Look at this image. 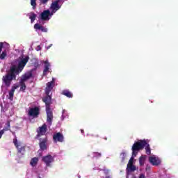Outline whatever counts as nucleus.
I'll return each instance as SVG.
<instances>
[{
    "mask_svg": "<svg viewBox=\"0 0 178 178\" xmlns=\"http://www.w3.org/2000/svg\"><path fill=\"white\" fill-rule=\"evenodd\" d=\"M29 60L30 57L27 56L24 58L21 59L18 62L17 65H13L10 66L9 70H8L6 74L2 77V83L6 88H9L12 84V81L16 80V76L23 72V69H24V67L27 65V62H29Z\"/></svg>",
    "mask_w": 178,
    "mask_h": 178,
    "instance_id": "obj_1",
    "label": "nucleus"
},
{
    "mask_svg": "<svg viewBox=\"0 0 178 178\" xmlns=\"http://www.w3.org/2000/svg\"><path fill=\"white\" fill-rule=\"evenodd\" d=\"M54 87H55V79H52L51 81L46 84L44 89L46 97L42 98V101L46 105L47 122L49 124H52V120H54V113L51 109V104H52V93L51 92L54 90Z\"/></svg>",
    "mask_w": 178,
    "mask_h": 178,
    "instance_id": "obj_2",
    "label": "nucleus"
},
{
    "mask_svg": "<svg viewBox=\"0 0 178 178\" xmlns=\"http://www.w3.org/2000/svg\"><path fill=\"white\" fill-rule=\"evenodd\" d=\"M145 145H147L146 140H139L138 141L135 142L131 148L132 156H137L139 151H140V149H144Z\"/></svg>",
    "mask_w": 178,
    "mask_h": 178,
    "instance_id": "obj_3",
    "label": "nucleus"
},
{
    "mask_svg": "<svg viewBox=\"0 0 178 178\" xmlns=\"http://www.w3.org/2000/svg\"><path fill=\"white\" fill-rule=\"evenodd\" d=\"M13 143L17 149L18 154L20 155H24L26 154V146H22V143H17V139H14Z\"/></svg>",
    "mask_w": 178,
    "mask_h": 178,
    "instance_id": "obj_4",
    "label": "nucleus"
},
{
    "mask_svg": "<svg viewBox=\"0 0 178 178\" xmlns=\"http://www.w3.org/2000/svg\"><path fill=\"white\" fill-rule=\"evenodd\" d=\"M3 47H8L9 44H8L6 42H0V59H1V60H3L5 59V58H6V56H8V53H7L6 50H4L2 51Z\"/></svg>",
    "mask_w": 178,
    "mask_h": 178,
    "instance_id": "obj_5",
    "label": "nucleus"
},
{
    "mask_svg": "<svg viewBox=\"0 0 178 178\" xmlns=\"http://www.w3.org/2000/svg\"><path fill=\"white\" fill-rule=\"evenodd\" d=\"M40 115V108L35 106L34 108H31L29 109L28 115L31 118H38Z\"/></svg>",
    "mask_w": 178,
    "mask_h": 178,
    "instance_id": "obj_6",
    "label": "nucleus"
},
{
    "mask_svg": "<svg viewBox=\"0 0 178 178\" xmlns=\"http://www.w3.org/2000/svg\"><path fill=\"white\" fill-rule=\"evenodd\" d=\"M65 140V138L63 136V134H62L60 132H58L54 134L53 136V140L54 143H63Z\"/></svg>",
    "mask_w": 178,
    "mask_h": 178,
    "instance_id": "obj_7",
    "label": "nucleus"
},
{
    "mask_svg": "<svg viewBox=\"0 0 178 178\" xmlns=\"http://www.w3.org/2000/svg\"><path fill=\"white\" fill-rule=\"evenodd\" d=\"M38 134L35 138H39L41 136H44L47 133V124H44L42 127H40L37 131Z\"/></svg>",
    "mask_w": 178,
    "mask_h": 178,
    "instance_id": "obj_8",
    "label": "nucleus"
},
{
    "mask_svg": "<svg viewBox=\"0 0 178 178\" xmlns=\"http://www.w3.org/2000/svg\"><path fill=\"white\" fill-rule=\"evenodd\" d=\"M40 20L43 22L48 21L51 19L49 17V10H44L40 15Z\"/></svg>",
    "mask_w": 178,
    "mask_h": 178,
    "instance_id": "obj_9",
    "label": "nucleus"
},
{
    "mask_svg": "<svg viewBox=\"0 0 178 178\" xmlns=\"http://www.w3.org/2000/svg\"><path fill=\"white\" fill-rule=\"evenodd\" d=\"M31 77H33V71H29L22 76L20 81L24 83L25 81H27V80H30Z\"/></svg>",
    "mask_w": 178,
    "mask_h": 178,
    "instance_id": "obj_10",
    "label": "nucleus"
},
{
    "mask_svg": "<svg viewBox=\"0 0 178 178\" xmlns=\"http://www.w3.org/2000/svg\"><path fill=\"white\" fill-rule=\"evenodd\" d=\"M42 161L43 162H44L46 166L48 167V166H51V163L54 162V158L52 157V156L49 154L44 156L42 158Z\"/></svg>",
    "mask_w": 178,
    "mask_h": 178,
    "instance_id": "obj_11",
    "label": "nucleus"
},
{
    "mask_svg": "<svg viewBox=\"0 0 178 178\" xmlns=\"http://www.w3.org/2000/svg\"><path fill=\"white\" fill-rule=\"evenodd\" d=\"M149 162L152 163L153 166H159V165H161V160L155 156L149 157Z\"/></svg>",
    "mask_w": 178,
    "mask_h": 178,
    "instance_id": "obj_12",
    "label": "nucleus"
},
{
    "mask_svg": "<svg viewBox=\"0 0 178 178\" xmlns=\"http://www.w3.org/2000/svg\"><path fill=\"white\" fill-rule=\"evenodd\" d=\"M59 2H60V0H56L54 2L51 3L50 9L51 10H55L57 12V10H59L61 6L59 5Z\"/></svg>",
    "mask_w": 178,
    "mask_h": 178,
    "instance_id": "obj_13",
    "label": "nucleus"
},
{
    "mask_svg": "<svg viewBox=\"0 0 178 178\" xmlns=\"http://www.w3.org/2000/svg\"><path fill=\"white\" fill-rule=\"evenodd\" d=\"M47 143H48V139H47V138L40 139L39 147L42 151H45V149H47Z\"/></svg>",
    "mask_w": 178,
    "mask_h": 178,
    "instance_id": "obj_14",
    "label": "nucleus"
},
{
    "mask_svg": "<svg viewBox=\"0 0 178 178\" xmlns=\"http://www.w3.org/2000/svg\"><path fill=\"white\" fill-rule=\"evenodd\" d=\"M44 70H43V76H47L49 72V67H51V63L48 60L44 61Z\"/></svg>",
    "mask_w": 178,
    "mask_h": 178,
    "instance_id": "obj_15",
    "label": "nucleus"
},
{
    "mask_svg": "<svg viewBox=\"0 0 178 178\" xmlns=\"http://www.w3.org/2000/svg\"><path fill=\"white\" fill-rule=\"evenodd\" d=\"M17 87H19V86H12L11 90L9 91L8 99H10V101H13V95H15V91H16Z\"/></svg>",
    "mask_w": 178,
    "mask_h": 178,
    "instance_id": "obj_16",
    "label": "nucleus"
},
{
    "mask_svg": "<svg viewBox=\"0 0 178 178\" xmlns=\"http://www.w3.org/2000/svg\"><path fill=\"white\" fill-rule=\"evenodd\" d=\"M35 30H41L42 33H47L48 31V29L47 28H44L42 25L40 24H35L34 25Z\"/></svg>",
    "mask_w": 178,
    "mask_h": 178,
    "instance_id": "obj_17",
    "label": "nucleus"
},
{
    "mask_svg": "<svg viewBox=\"0 0 178 178\" xmlns=\"http://www.w3.org/2000/svg\"><path fill=\"white\" fill-rule=\"evenodd\" d=\"M63 95H65L67 98H73V93L68 90H64L62 92Z\"/></svg>",
    "mask_w": 178,
    "mask_h": 178,
    "instance_id": "obj_18",
    "label": "nucleus"
},
{
    "mask_svg": "<svg viewBox=\"0 0 178 178\" xmlns=\"http://www.w3.org/2000/svg\"><path fill=\"white\" fill-rule=\"evenodd\" d=\"M6 125V126L4 127V128L2 130L0 131H3V134H4L5 131H8V130H10V122L7 121Z\"/></svg>",
    "mask_w": 178,
    "mask_h": 178,
    "instance_id": "obj_19",
    "label": "nucleus"
},
{
    "mask_svg": "<svg viewBox=\"0 0 178 178\" xmlns=\"http://www.w3.org/2000/svg\"><path fill=\"white\" fill-rule=\"evenodd\" d=\"M147 158V156L145 155H142L140 158H139V164L140 166H144V163H145V159Z\"/></svg>",
    "mask_w": 178,
    "mask_h": 178,
    "instance_id": "obj_20",
    "label": "nucleus"
},
{
    "mask_svg": "<svg viewBox=\"0 0 178 178\" xmlns=\"http://www.w3.org/2000/svg\"><path fill=\"white\" fill-rule=\"evenodd\" d=\"M37 163H38V157H34L31 159L30 165L31 166H37Z\"/></svg>",
    "mask_w": 178,
    "mask_h": 178,
    "instance_id": "obj_21",
    "label": "nucleus"
},
{
    "mask_svg": "<svg viewBox=\"0 0 178 178\" xmlns=\"http://www.w3.org/2000/svg\"><path fill=\"white\" fill-rule=\"evenodd\" d=\"M37 18V14L34 13L33 12H31L29 15V19H31V23H34V21Z\"/></svg>",
    "mask_w": 178,
    "mask_h": 178,
    "instance_id": "obj_22",
    "label": "nucleus"
},
{
    "mask_svg": "<svg viewBox=\"0 0 178 178\" xmlns=\"http://www.w3.org/2000/svg\"><path fill=\"white\" fill-rule=\"evenodd\" d=\"M19 86H20V91H22L24 92L26 91V88H27V86H26V83L22 82L19 81Z\"/></svg>",
    "mask_w": 178,
    "mask_h": 178,
    "instance_id": "obj_23",
    "label": "nucleus"
},
{
    "mask_svg": "<svg viewBox=\"0 0 178 178\" xmlns=\"http://www.w3.org/2000/svg\"><path fill=\"white\" fill-rule=\"evenodd\" d=\"M127 172H135V170H137V168L134 165H127Z\"/></svg>",
    "mask_w": 178,
    "mask_h": 178,
    "instance_id": "obj_24",
    "label": "nucleus"
},
{
    "mask_svg": "<svg viewBox=\"0 0 178 178\" xmlns=\"http://www.w3.org/2000/svg\"><path fill=\"white\" fill-rule=\"evenodd\" d=\"M145 151L147 155H150L151 154V147H149V144H148V142H147V144L145 145Z\"/></svg>",
    "mask_w": 178,
    "mask_h": 178,
    "instance_id": "obj_25",
    "label": "nucleus"
},
{
    "mask_svg": "<svg viewBox=\"0 0 178 178\" xmlns=\"http://www.w3.org/2000/svg\"><path fill=\"white\" fill-rule=\"evenodd\" d=\"M31 5L33 9H35L37 8V0H31Z\"/></svg>",
    "mask_w": 178,
    "mask_h": 178,
    "instance_id": "obj_26",
    "label": "nucleus"
},
{
    "mask_svg": "<svg viewBox=\"0 0 178 178\" xmlns=\"http://www.w3.org/2000/svg\"><path fill=\"white\" fill-rule=\"evenodd\" d=\"M92 154L95 158H101L102 155L101 153L97 152H93Z\"/></svg>",
    "mask_w": 178,
    "mask_h": 178,
    "instance_id": "obj_27",
    "label": "nucleus"
},
{
    "mask_svg": "<svg viewBox=\"0 0 178 178\" xmlns=\"http://www.w3.org/2000/svg\"><path fill=\"white\" fill-rule=\"evenodd\" d=\"M133 162H134V157H131V159L129 161V163L127 164V166H130L133 165Z\"/></svg>",
    "mask_w": 178,
    "mask_h": 178,
    "instance_id": "obj_28",
    "label": "nucleus"
},
{
    "mask_svg": "<svg viewBox=\"0 0 178 178\" xmlns=\"http://www.w3.org/2000/svg\"><path fill=\"white\" fill-rule=\"evenodd\" d=\"M39 1H40V3H41L42 5H46V3H48V1H49V0H39Z\"/></svg>",
    "mask_w": 178,
    "mask_h": 178,
    "instance_id": "obj_29",
    "label": "nucleus"
},
{
    "mask_svg": "<svg viewBox=\"0 0 178 178\" xmlns=\"http://www.w3.org/2000/svg\"><path fill=\"white\" fill-rule=\"evenodd\" d=\"M54 13H56V11L51 10V12L49 11V17H52V16H54Z\"/></svg>",
    "mask_w": 178,
    "mask_h": 178,
    "instance_id": "obj_30",
    "label": "nucleus"
},
{
    "mask_svg": "<svg viewBox=\"0 0 178 178\" xmlns=\"http://www.w3.org/2000/svg\"><path fill=\"white\" fill-rule=\"evenodd\" d=\"M103 172L105 175H108L110 171L108 169H104Z\"/></svg>",
    "mask_w": 178,
    "mask_h": 178,
    "instance_id": "obj_31",
    "label": "nucleus"
},
{
    "mask_svg": "<svg viewBox=\"0 0 178 178\" xmlns=\"http://www.w3.org/2000/svg\"><path fill=\"white\" fill-rule=\"evenodd\" d=\"M121 156H122V159L124 160V158L126 157V153L124 152L121 153Z\"/></svg>",
    "mask_w": 178,
    "mask_h": 178,
    "instance_id": "obj_32",
    "label": "nucleus"
},
{
    "mask_svg": "<svg viewBox=\"0 0 178 178\" xmlns=\"http://www.w3.org/2000/svg\"><path fill=\"white\" fill-rule=\"evenodd\" d=\"M2 136H3V131H0V138H2Z\"/></svg>",
    "mask_w": 178,
    "mask_h": 178,
    "instance_id": "obj_33",
    "label": "nucleus"
},
{
    "mask_svg": "<svg viewBox=\"0 0 178 178\" xmlns=\"http://www.w3.org/2000/svg\"><path fill=\"white\" fill-rule=\"evenodd\" d=\"M37 51H41V46L38 45L36 49Z\"/></svg>",
    "mask_w": 178,
    "mask_h": 178,
    "instance_id": "obj_34",
    "label": "nucleus"
},
{
    "mask_svg": "<svg viewBox=\"0 0 178 178\" xmlns=\"http://www.w3.org/2000/svg\"><path fill=\"white\" fill-rule=\"evenodd\" d=\"M139 178H145V175H144V174H140Z\"/></svg>",
    "mask_w": 178,
    "mask_h": 178,
    "instance_id": "obj_35",
    "label": "nucleus"
},
{
    "mask_svg": "<svg viewBox=\"0 0 178 178\" xmlns=\"http://www.w3.org/2000/svg\"><path fill=\"white\" fill-rule=\"evenodd\" d=\"M52 47V44H51L49 46L47 47V49H49Z\"/></svg>",
    "mask_w": 178,
    "mask_h": 178,
    "instance_id": "obj_36",
    "label": "nucleus"
},
{
    "mask_svg": "<svg viewBox=\"0 0 178 178\" xmlns=\"http://www.w3.org/2000/svg\"><path fill=\"white\" fill-rule=\"evenodd\" d=\"M81 133L82 134H84V130H83V129H81Z\"/></svg>",
    "mask_w": 178,
    "mask_h": 178,
    "instance_id": "obj_37",
    "label": "nucleus"
},
{
    "mask_svg": "<svg viewBox=\"0 0 178 178\" xmlns=\"http://www.w3.org/2000/svg\"><path fill=\"white\" fill-rule=\"evenodd\" d=\"M131 178H137V177H136V175H132Z\"/></svg>",
    "mask_w": 178,
    "mask_h": 178,
    "instance_id": "obj_38",
    "label": "nucleus"
},
{
    "mask_svg": "<svg viewBox=\"0 0 178 178\" xmlns=\"http://www.w3.org/2000/svg\"><path fill=\"white\" fill-rule=\"evenodd\" d=\"M105 178H111L110 176H106Z\"/></svg>",
    "mask_w": 178,
    "mask_h": 178,
    "instance_id": "obj_39",
    "label": "nucleus"
},
{
    "mask_svg": "<svg viewBox=\"0 0 178 178\" xmlns=\"http://www.w3.org/2000/svg\"><path fill=\"white\" fill-rule=\"evenodd\" d=\"M104 140H107V138H104Z\"/></svg>",
    "mask_w": 178,
    "mask_h": 178,
    "instance_id": "obj_40",
    "label": "nucleus"
},
{
    "mask_svg": "<svg viewBox=\"0 0 178 178\" xmlns=\"http://www.w3.org/2000/svg\"><path fill=\"white\" fill-rule=\"evenodd\" d=\"M127 178H129V176H127Z\"/></svg>",
    "mask_w": 178,
    "mask_h": 178,
    "instance_id": "obj_41",
    "label": "nucleus"
}]
</instances>
